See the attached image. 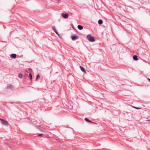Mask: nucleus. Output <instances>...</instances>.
Instances as JSON below:
<instances>
[{"instance_id": "6e6552de", "label": "nucleus", "mask_w": 150, "mask_h": 150, "mask_svg": "<svg viewBox=\"0 0 150 150\" xmlns=\"http://www.w3.org/2000/svg\"><path fill=\"white\" fill-rule=\"evenodd\" d=\"M80 68L81 70L82 71L84 72H86L85 69L83 67L80 66Z\"/></svg>"}, {"instance_id": "a211bd4d", "label": "nucleus", "mask_w": 150, "mask_h": 150, "mask_svg": "<svg viewBox=\"0 0 150 150\" xmlns=\"http://www.w3.org/2000/svg\"><path fill=\"white\" fill-rule=\"evenodd\" d=\"M148 80L150 81V79L148 78Z\"/></svg>"}, {"instance_id": "6ab92c4d", "label": "nucleus", "mask_w": 150, "mask_h": 150, "mask_svg": "<svg viewBox=\"0 0 150 150\" xmlns=\"http://www.w3.org/2000/svg\"><path fill=\"white\" fill-rule=\"evenodd\" d=\"M55 0L57 1H59V0Z\"/></svg>"}, {"instance_id": "f3484780", "label": "nucleus", "mask_w": 150, "mask_h": 150, "mask_svg": "<svg viewBox=\"0 0 150 150\" xmlns=\"http://www.w3.org/2000/svg\"><path fill=\"white\" fill-rule=\"evenodd\" d=\"M133 107L135 109H140L141 108H137V107H134L133 106Z\"/></svg>"}, {"instance_id": "dca6fc26", "label": "nucleus", "mask_w": 150, "mask_h": 150, "mask_svg": "<svg viewBox=\"0 0 150 150\" xmlns=\"http://www.w3.org/2000/svg\"><path fill=\"white\" fill-rule=\"evenodd\" d=\"M43 134H38V136L39 137H41L43 135Z\"/></svg>"}, {"instance_id": "39448f33", "label": "nucleus", "mask_w": 150, "mask_h": 150, "mask_svg": "<svg viewBox=\"0 0 150 150\" xmlns=\"http://www.w3.org/2000/svg\"><path fill=\"white\" fill-rule=\"evenodd\" d=\"M16 54H13L11 55V58L15 59L16 57Z\"/></svg>"}, {"instance_id": "0eeeda50", "label": "nucleus", "mask_w": 150, "mask_h": 150, "mask_svg": "<svg viewBox=\"0 0 150 150\" xmlns=\"http://www.w3.org/2000/svg\"><path fill=\"white\" fill-rule=\"evenodd\" d=\"M133 59L135 61H137L138 60L137 57L136 55H134L133 56Z\"/></svg>"}, {"instance_id": "9b49d317", "label": "nucleus", "mask_w": 150, "mask_h": 150, "mask_svg": "<svg viewBox=\"0 0 150 150\" xmlns=\"http://www.w3.org/2000/svg\"><path fill=\"white\" fill-rule=\"evenodd\" d=\"M7 88H8L13 89L14 88V87L12 85H9L8 86Z\"/></svg>"}, {"instance_id": "9d476101", "label": "nucleus", "mask_w": 150, "mask_h": 150, "mask_svg": "<svg viewBox=\"0 0 150 150\" xmlns=\"http://www.w3.org/2000/svg\"><path fill=\"white\" fill-rule=\"evenodd\" d=\"M85 120L88 122H91V123H92V122L90 120H89L87 118H85Z\"/></svg>"}, {"instance_id": "20e7f679", "label": "nucleus", "mask_w": 150, "mask_h": 150, "mask_svg": "<svg viewBox=\"0 0 150 150\" xmlns=\"http://www.w3.org/2000/svg\"><path fill=\"white\" fill-rule=\"evenodd\" d=\"M71 38L72 40H76V39H78L79 38V37L77 36H72L71 37Z\"/></svg>"}, {"instance_id": "7ed1b4c3", "label": "nucleus", "mask_w": 150, "mask_h": 150, "mask_svg": "<svg viewBox=\"0 0 150 150\" xmlns=\"http://www.w3.org/2000/svg\"><path fill=\"white\" fill-rule=\"evenodd\" d=\"M62 16L64 18H67L68 17L69 14L68 13H64L62 14Z\"/></svg>"}, {"instance_id": "f257e3e1", "label": "nucleus", "mask_w": 150, "mask_h": 150, "mask_svg": "<svg viewBox=\"0 0 150 150\" xmlns=\"http://www.w3.org/2000/svg\"><path fill=\"white\" fill-rule=\"evenodd\" d=\"M86 38L89 41L91 42H93L95 41L94 38L93 36H92L90 34L88 35H87L86 37Z\"/></svg>"}, {"instance_id": "2eb2a0df", "label": "nucleus", "mask_w": 150, "mask_h": 150, "mask_svg": "<svg viewBox=\"0 0 150 150\" xmlns=\"http://www.w3.org/2000/svg\"><path fill=\"white\" fill-rule=\"evenodd\" d=\"M39 78H40V76H39V75H37V76H36V80H37L38 79H39Z\"/></svg>"}, {"instance_id": "ddd939ff", "label": "nucleus", "mask_w": 150, "mask_h": 150, "mask_svg": "<svg viewBox=\"0 0 150 150\" xmlns=\"http://www.w3.org/2000/svg\"><path fill=\"white\" fill-rule=\"evenodd\" d=\"M23 76V74H20L18 76V77L21 79L22 78Z\"/></svg>"}, {"instance_id": "1a4fd4ad", "label": "nucleus", "mask_w": 150, "mask_h": 150, "mask_svg": "<svg viewBox=\"0 0 150 150\" xmlns=\"http://www.w3.org/2000/svg\"><path fill=\"white\" fill-rule=\"evenodd\" d=\"M98 23L99 25H101L103 23V21L102 20L100 19L98 20Z\"/></svg>"}, {"instance_id": "423d86ee", "label": "nucleus", "mask_w": 150, "mask_h": 150, "mask_svg": "<svg viewBox=\"0 0 150 150\" xmlns=\"http://www.w3.org/2000/svg\"><path fill=\"white\" fill-rule=\"evenodd\" d=\"M52 29L57 35H58V32H57V31L55 27H54V26L52 27Z\"/></svg>"}, {"instance_id": "4468645a", "label": "nucleus", "mask_w": 150, "mask_h": 150, "mask_svg": "<svg viewBox=\"0 0 150 150\" xmlns=\"http://www.w3.org/2000/svg\"><path fill=\"white\" fill-rule=\"evenodd\" d=\"M29 78H30V80H32V74L31 73H29Z\"/></svg>"}, {"instance_id": "f03ea898", "label": "nucleus", "mask_w": 150, "mask_h": 150, "mask_svg": "<svg viewBox=\"0 0 150 150\" xmlns=\"http://www.w3.org/2000/svg\"><path fill=\"white\" fill-rule=\"evenodd\" d=\"M0 120L1 121V123L2 125L5 126L7 125H8V122L6 120L1 118H0Z\"/></svg>"}, {"instance_id": "f8f14e48", "label": "nucleus", "mask_w": 150, "mask_h": 150, "mask_svg": "<svg viewBox=\"0 0 150 150\" xmlns=\"http://www.w3.org/2000/svg\"><path fill=\"white\" fill-rule=\"evenodd\" d=\"M78 28L80 30H82L83 29V27L82 26L80 25H79L78 26Z\"/></svg>"}]
</instances>
